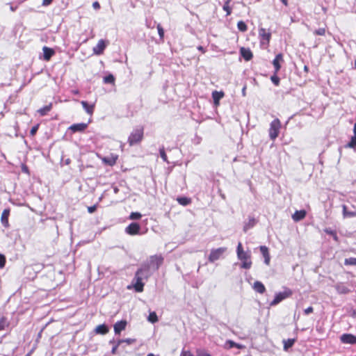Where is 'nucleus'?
I'll use <instances>...</instances> for the list:
<instances>
[{
    "mask_svg": "<svg viewBox=\"0 0 356 356\" xmlns=\"http://www.w3.org/2000/svg\"><path fill=\"white\" fill-rule=\"evenodd\" d=\"M159 154H160V156H161V159H163V161L168 163L167 155L165 152V149H164L163 147H162L159 149Z\"/></svg>",
    "mask_w": 356,
    "mask_h": 356,
    "instance_id": "obj_42",
    "label": "nucleus"
},
{
    "mask_svg": "<svg viewBox=\"0 0 356 356\" xmlns=\"http://www.w3.org/2000/svg\"><path fill=\"white\" fill-rule=\"evenodd\" d=\"M140 226L137 222H131L125 228V232L129 235H136L139 234Z\"/></svg>",
    "mask_w": 356,
    "mask_h": 356,
    "instance_id": "obj_10",
    "label": "nucleus"
},
{
    "mask_svg": "<svg viewBox=\"0 0 356 356\" xmlns=\"http://www.w3.org/2000/svg\"><path fill=\"white\" fill-rule=\"evenodd\" d=\"M88 127V123H77L73 124L69 127L68 129L70 130L72 133L76 132H83L86 128Z\"/></svg>",
    "mask_w": 356,
    "mask_h": 356,
    "instance_id": "obj_13",
    "label": "nucleus"
},
{
    "mask_svg": "<svg viewBox=\"0 0 356 356\" xmlns=\"http://www.w3.org/2000/svg\"><path fill=\"white\" fill-rule=\"evenodd\" d=\"M163 262V257L161 255L155 254L151 256L149 260L145 263L150 266V269L154 273L159 270Z\"/></svg>",
    "mask_w": 356,
    "mask_h": 356,
    "instance_id": "obj_3",
    "label": "nucleus"
},
{
    "mask_svg": "<svg viewBox=\"0 0 356 356\" xmlns=\"http://www.w3.org/2000/svg\"><path fill=\"white\" fill-rule=\"evenodd\" d=\"M136 271L145 278V281H147L154 273V272L150 269V266L145 262L140 264Z\"/></svg>",
    "mask_w": 356,
    "mask_h": 356,
    "instance_id": "obj_8",
    "label": "nucleus"
},
{
    "mask_svg": "<svg viewBox=\"0 0 356 356\" xmlns=\"http://www.w3.org/2000/svg\"><path fill=\"white\" fill-rule=\"evenodd\" d=\"M282 3L285 6H287L288 5V0H280Z\"/></svg>",
    "mask_w": 356,
    "mask_h": 356,
    "instance_id": "obj_58",
    "label": "nucleus"
},
{
    "mask_svg": "<svg viewBox=\"0 0 356 356\" xmlns=\"http://www.w3.org/2000/svg\"><path fill=\"white\" fill-rule=\"evenodd\" d=\"M92 7L94 8V9L97 10L100 8V5L98 1H95L92 3Z\"/></svg>",
    "mask_w": 356,
    "mask_h": 356,
    "instance_id": "obj_54",
    "label": "nucleus"
},
{
    "mask_svg": "<svg viewBox=\"0 0 356 356\" xmlns=\"http://www.w3.org/2000/svg\"><path fill=\"white\" fill-rule=\"evenodd\" d=\"M283 60V56L282 54L276 55L275 58L273 60V65L275 68V73H277L281 68L280 62Z\"/></svg>",
    "mask_w": 356,
    "mask_h": 356,
    "instance_id": "obj_16",
    "label": "nucleus"
},
{
    "mask_svg": "<svg viewBox=\"0 0 356 356\" xmlns=\"http://www.w3.org/2000/svg\"><path fill=\"white\" fill-rule=\"evenodd\" d=\"M343 215L344 218H351L355 216V212L348 211L347 210V207L346 205H343Z\"/></svg>",
    "mask_w": 356,
    "mask_h": 356,
    "instance_id": "obj_33",
    "label": "nucleus"
},
{
    "mask_svg": "<svg viewBox=\"0 0 356 356\" xmlns=\"http://www.w3.org/2000/svg\"><path fill=\"white\" fill-rule=\"evenodd\" d=\"M157 30L160 39L163 40L164 37V30L161 24L157 25Z\"/></svg>",
    "mask_w": 356,
    "mask_h": 356,
    "instance_id": "obj_43",
    "label": "nucleus"
},
{
    "mask_svg": "<svg viewBox=\"0 0 356 356\" xmlns=\"http://www.w3.org/2000/svg\"><path fill=\"white\" fill-rule=\"evenodd\" d=\"M344 265L346 266H356V258L349 257L344 260Z\"/></svg>",
    "mask_w": 356,
    "mask_h": 356,
    "instance_id": "obj_35",
    "label": "nucleus"
},
{
    "mask_svg": "<svg viewBox=\"0 0 356 356\" xmlns=\"http://www.w3.org/2000/svg\"><path fill=\"white\" fill-rule=\"evenodd\" d=\"M293 292L289 289H285L284 291L279 292L275 294L274 299L270 302V306H275L284 299L290 297Z\"/></svg>",
    "mask_w": 356,
    "mask_h": 356,
    "instance_id": "obj_6",
    "label": "nucleus"
},
{
    "mask_svg": "<svg viewBox=\"0 0 356 356\" xmlns=\"http://www.w3.org/2000/svg\"><path fill=\"white\" fill-rule=\"evenodd\" d=\"M145 278L143 277L137 271L131 282V286L136 292H143L145 286Z\"/></svg>",
    "mask_w": 356,
    "mask_h": 356,
    "instance_id": "obj_4",
    "label": "nucleus"
},
{
    "mask_svg": "<svg viewBox=\"0 0 356 356\" xmlns=\"http://www.w3.org/2000/svg\"><path fill=\"white\" fill-rule=\"evenodd\" d=\"M227 248L221 247L216 249H212L209 256L208 260L209 262H214L223 257V254L226 252Z\"/></svg>",
    "mask_w": 356,
    "mask_h": 356,
    "instance_id": "obj_7",
    "label": "nucleus"
},
{
    "mask_svg": "<svg viewBox=\"0 0 356 356\" xmlns=\"http://www.w3.org/2000/svg\"><path fill=\"white\" fill-rule=\"evenodd\" d=\"M253 289L255 291L259 293H264L266 291L265 286L264 284L259 281H256L253 284Z\"/></svg>",
    "mask_w": 356,
    "mask_h": 356,
    "instance_id": "obj_24",
    "label": "nucleus"
},
{
    "mask_svg": "<svg viewBox=\"0 0 356 356\" xmlns=\"http://www.w3.org/2000/svg\"><path fill=\"white\" fill-rule=\"evenodd\" d=\"M314 312V308L312 307H309L307 308H306L305 310H304V314L305 315H309L311 313H312Z\"/></svg>",
    "mask_w": 356,
    "mask_h": 356,
    "instance_id": "obj_49",
    "label": "nucleus"
},
{
    "mask_svg": "<svg viewBox=\"0 0 356 356\" xmlns=\"http://www.w3.org/2000/svg\"><path fill=\"white\" fill-rule=\"evenodd\" d=\"M177 201L180 204H181L183 206H186V205L189 204L191 202V200L186 197H179L177 199Z\"/></svg>",
    "mask_w": 356,
    "mask_h": 356,
    "instance_id": "obj_37",
    "label": "nucleus"
},
{
    "mask_svg": "<svg viewBox=\"0 0 356 356\" xmlns=\"http://www.w3.org/2000/svg\"><path fill=\"white\" fill-rule=\"evenodd\" d=\"M38 128H39V124H36V125L33 126L30 131V135L33 136L36 134L37 131L38 130Z\"/></svg>",
    "mask_w": 356,
    "mask_h": 356,
    "instance_id": "obj_48",
    "label": "nucleus"
},
{
    "mask_svg": "<svg viewBox=\"0 0 356 356\" xmlns=\"http://www.w3.org/2000/svg\"><path fill=\"white\" fill-rule=\"evenodd\" d=\"M123 340H124L123 343L125 342L129 345L133 343L135 341V339H123Z\"/></svg>",
    "mask_w": 356,
    "mask_h": 356,
    "instance_id": "obj_53",
    "label": "nucleus"
},
{
    "mask_svg": "<svg viewBox=\"0 0 356 356\" xmlns=\"http://www.w3.org/2000/svg\"><path fill=\"white\" fill-rule=\"evenodd\" d=\"M334 289L339 294H348L351 292L349 286L343 282H337L334 285Z\"/></svg>",
    "mask_w": 356,
    "mask_h": 356,
    "instance_id": "obj_9",
    "label": "nucleus"
},
{
    "mask_svg": "<svg viewBox=\"0 0 356 356\" xmlns=\"http://www.w3.org/2000/svg\"><path fill=\"white\" fill-rule=\"evenodd\" d=\"M16 9H17V7L10 6V10H11L12 11H15V10H16Z\"/></svg>",
    "mask_w": 356,
    "mask_h": 356,
    "instance_id": "obj_61",
    "label": "nucleus"
},
{
    "mask_svg": "<svg viewBox=\"0 0 356 356\" xmlns=\"http://www.w3.org/2000/svg\"><path fill=\"white\" fill-rule=\"evenodd\" d=\"M237 28L240 31L245 32L247 31V25L243 21H239L237 23Z\"/></svg>",
    "mask_w": 356,
    "mask_h": 356,
    "instance_id": "obj_38",
    "label": "nucleus"
},
{
    "mask_svg": "<svg viewBox=\"0 0 356 356\" xmlns=\"http://www.w3.org/2000/svg\"><path fill=\"white\" fill-rule=\"evenodd\" d=\"M197 49H198L199 51H202V52H203V53H204V52H205V51H204V47H202V46H199V47H197Z\"/></svg>",
    "mask_w": 356,
    "mask_h": 356,
    "instance_id": "obj_56",
    "label": "nucleus"
},
{
    "mask_svg": "<svg viewBox=\"0 0 356 356\" xmlns=\"http://www.w3.org/2000/svg\"><path fill=\"white\" fill-rule=\"evenodd\" d=\"M107 46L106 42L101 39L98 41L97 45L93 47L92 51L94 54L95 55H101L103 54L104 49Z\"/></svg>",
    "mask_w": 356,
    "mask_h": 356,
    "instance_id": "obj_12",
    "label": "nucleus"
},
{
    "mask_svg": "<svg viewBox=\"0 0 356 356\" xmlns=\"http://www.w3.org/2000/svg\"><path fill=\"white\" fill-rule=\"evenodd\" d=\"M325 232L327 234L332 236L335 241H338V236H337V233H336V232L334 230L329 228V229H325Z\"/></svg>",
    "mask_w": 356,
    "mask_h": 356,
    "instance_id": "obj_39",
    "label": "nucleus"
},
{
    "mask_svg": "<svg viewBox=\"0 0 356 356\" xmlns=\"http://www.w3.org/2000/svg\"><path fill=\"white\" fill-rule=\"evenodd\" d=\"M123 341L124 340H118L117 343L115 345H114L112 348V350H111V353L112 354H115L116 353V351H117V349L118 348V346L122 343H123Z\"/></svg>",
    "mask_w": 356,
    "mask_h": 356,
    "instance_id": "obj_45",
    "label": "nucleus"
},
{
    "mask_svg": "<svg viewBox=\"0 0 356 356\" xmlns=\"http://www.w3.org/2000/svg\"><path fill=\"white\" fill-rule=\"evenodd\" d=\"M104 83H111L114 84L115 83V77L113 74H110L104 77Z\"/></svg>",
    "mask_w": 356,
    "mask_h": 356,
    "instance_id": "obj_34",
    "label": "nucleus"
},
{
    "mask_svg": "<svg viewBox=\"0 0 356 356\" xmlns=\"http://www.w3.org/2000/svg\"><path fill=\"white\" fill-rule=\"evenodd\" d=\"M52 108V103L49 104L48 105L44 106L42 108H40L38 110V113L40 116L46 115Z\"/></svg>",
    "mask_w": 356,
    "mask_h": 356,
    "instance_id": "obj_26",
    "label": "nucleus"
},
{
    "mask_svg": "<svg viewBox=\"0 0 356 356\" xmlns=\"http://www.w3.org/2000/svg\"><path fill=\"white\" fill-rule=\"evenodd\" d=\"M148 321L151 323H156L158 321V317L154 312L149 314L148 316Z\"/></svg>",
    "mask_w": 356,
    "mask_h": 356,
    "instance_id": "obj_40",
    "label": "nucleus"
},
{
    "mask_svg": "<svg viewBox=\"0 0 356 356\" xmlns=\"http://www.w3.org/2000/svg\"><path fill=\"white\" fill-rule=\"evenodd\" d=\"M10 215V209H6L3 211L1 217V221L3 227H8L9 226L8 223V216Z\"/></svg>",
    "mask_w": 356,
    "mask_h": 356,
    "instance_id": "obj_18",
    "label": "nucleus"
},
{
    "mask_svg": "<svg viewBox=\"0 0 356 356\" xmlns=\"http://www.w3.org/2000/svg\"><path fill=\"white\" fill-rule=\"evenodd\" d=\"M306 216L305 210L296 211L293 215L292 218L294 221L298 222L302 220Z\"/></svg>",
    "mask_w": 356,
    "mask_h": 356,
    "instance_id": "obj_23",
    "label": "nucleus"
},
{
    "mask_svg": "<svg viewBox=\"0 0 356 356\" xmlns=\"http://www.w3.org/2000/svg\"><path fill=\"white\" fill-rule=\"evenodd\" d=\"M181 356H193V355L188 350H182Z\"/></svg>",
    "mask_w": 356,
    "mask_h": 356,
    "instance_id": "obj_50",
    "label": "nucleus"
},
{
    "mask_svg": "<svg viewBox=\"0 0 356 356\" xmlns=\"http://www.w3.org/2000/svg\"><path fill=\"white\" fill-rule=\"evenodd\" d=\"M53 0H42V6H48L52 3Z\"/></svg>",
    "mask_w": 356,
    "mask_h": 356,
    "instance_id": "obj_52",
    "label": "nucleus"
},
{
    "mask_svg": "<svg viewBox=\"0 0 356 356\" xmlns=\"http://www.w3.org/2000/svg\"><path fill=\"white\" fill-rule=\"evenodd\" d=\"M8 322L7 321V318L4 316H2L0 318V331L3 330L6 327L8 326Z\"/></svg>",
    "mask_w": 356,
    "mask_h": 356,
    "instance_id": "obj_36",
    "label": "nucleus"
},
{
    "mask_svg": "<svg viewBox=\"0 0 356 356\" xmlns=\"http://www.w3.org/2000/svg\"><path fill=\"white\" fill-rule=\"evenodd\" d=\"M224 348L225 349H231L232 348H236L238 349H243L245 348V346L240 344V343H237L232 340H227L225 343Z\"/></svg>",
    "mask_w": 356,
    "mask_h": 356,
    "instance_id": "obj_19",
    "label": "nucleus"
},
{
    "mask_svg": "<svg viewBox=\"0 0 356 356\" xmlns=\"http://www.w3.org/2000/svg\"><path fill=\"white\" fill-rule=\"evenodd\" d=\"M260 252L263 257H264L265 264L268 265L270 262V255L268 248L264 245L260 246Z\"/></svg>",
    "mask_w": 356,
    "mask_h": 356,
    "instance_id": "obj_22",
    "label": "nucleus"
},
{
    "mask_svg": "<svg viewBox=\"0 0 356 356\" xmlns=\"http://www.w3.org/2000/svg\"><path fill=\"white\" fill-rule=\"evenodd\" d=\"M256 224V220L254 218H250L248 222L245 223L243 227V230L246 232L247 230L252 228Z\"/></svg>",
    "mask_w": 356,
    "mask_h": 356,
    "instance_id": "obj_28",
    "label": "nucleus"
},
{
    "mask_svg": "<svg viewBox=\"0 0 356 356\" xmlns=\"http://www.w3.org/2000/svg\"><path fill=\"white\" fill-rule=\"evenodd\" d=\"M97 209V205H93L88 207V211L90 213H94Z\"/></svg>",
    "mask_w": 356,
    "mask_h": 356,
    "instance_id": "obj_51",
    "label": "nucleus"
},
{
    "mask_svg": "<svg viewBox=\"0 0 356 356\" xmlns=\"http://www.w3.org/2000/svg\"><path fill=\"white\" fill-rule=\"evenodd\" d=\"M347 148L353 149L356 152V136L351 137L350 140L345 146Z\"/></svg>",
    "mask_w": 356,
    "mask_h": 356,
    "instance_id": "obj_29",
    "label": "nucleus"
},
{
    "mask_svg": "<svg viewBox=\"0 0 356 356\" xmlns=\"http://www.w3.org/2000/svg\"><path fill=\"white\" fill-rule=\"evenodd\" d=\"M245 87H244L242 90L243 95H245Z\"/></svg>",
    "mask_w": 356,
    "mask_h": 356,
    "instance_id": "obj_62",
    "label": "nucleus"
},
{
    "mask_svg": "<svg viewBox=\"0 0 356 356\" xmlns=\"http://www.w3.org/2000/svg\"><path fill=\"white\" fill-rule=\"evenodd\" d=\"M142 217V215L139 212H131L129 216L131 220H138Z\"/></svg>",
    "mask_w": 356,
    "mask_h": 356,
    "instance_id": "obj_41",
    "label": "nucleus"
},
{
    "mask_svg": "<svg viewBox=\"0 0 356 356\" xmlns=\"http://www.w3.org/2000/svg\"><path fill=\"white\" fill-rule=\"evenodd\" d=\"M70 161H71L70 159H67L65 160V163L66 165H68V164L70 163Z\"/></svg>",
    "mask_w": 356,
    "mask_h": 356,
    "instance_id": "obj_60",
    "label": "nucleus"
},
{
    "mask_svg": "<svg viewBox=\"0 0 356 356\" xmlns=\"http://www.w3.org/2000/svg\"><path fill=\"white\" fill-rule=\"evenodd\" d=\"M355 67L356 68V60H355Z\"/></svg>",
    "mask_w": 356,
    "mask_h": 356,
    "instance_id": "obj_64",
    "label": "nucleus"
},
{
    "mask_svg": "<svg viewBox=\"0 0 356 356\" xmlns=\"http://www.w3.org/2000/svg\"><path fill=\"white\" fill-rule=\"evenodd\" d=\"M271 81L275 85L278 86L280 83V79L276 75H273L270 77Z\"/></svg>",
    "mask_w": 356,
    "mask_h": 356,
    "instance_id": "obj_47",
    "label": "nucleus"
},
{
    "mask_svg": "<svg viewBox=\"0 0 356 356\" xmlns=\"http://www.w3.org/2000/svg\"><path fill=\"white\" fill-rule=\"evenodd\" d=\"M144 129L139 127L133 130L128 138V143L130 146L139 143L143 138Z\"/></svg>",
    "mask_w": 356,
    "mask_h": 356,
    "instance_id": "obj_2",
    "label": "nucleus"
},
{
    "mask_svg": "<svg viewBox=\"0 0 356 356\" xmlns=\"http://www.w3.org/2000/svg\"><path fill=\"white\" fill-rule=\"evenodd\" d=\"M127 324V323L125 320L116 322L113 326L115 334H119L122 330H125Z\"/></svg>",
    "mask_w": 356,
    "mask_h": 356,
    "instance_id": "obj_14",
    "label": "nucleus"
},
{
    "mask_svg": "<svg viewBox=\"0 0 356 356\" xmlns=\"http://www.w3.org/2000/svg\"><path fill=\"white\" fill-rule=\"evenodd\" d=\"M118 159V156H112L111 158L105 157L103 161L105 163L108 164L109 165H113Z\"/></svg>",
    "mask_w": 356,
    "mask_h": 356,
    "instance_id": "obj_32",
    "label": "nucleus"
},
{
    "mask_svg": "<svg viewBox=\"0 0 356 356\" xmlns=\"http://www.w3.org/2000/svg\"><path fill=\"white\" fill-rule=\"evenodd\" d=\"M353 132H354V136H356V122L354 124Z\"/></svg>",
    "mask_w": 356,
    "mask_h": 356,
    "instance_id": "obj_57",
    "label": "nucleus"
},
{
    "mask_svg": "<svg viewBox=\"0 0 356 356\" xmlns=\"http://www.w3.org/2000/svg\"><path fill=\"white\" fill-rule=\"evenodd\" d=\"M81 104L85 111L88 115H92L94 112L95 104H89L86 101H81Z\"/></svg>",
    "mask_w": 356,
    "mask_h": 356,
    "instance_id": "obj_21",
    "label": "nucleus"
},
{
    "mask_svg": "<svg viewBox=\"0 0 356 356\" xmlns=\"http://www.w3.org/2000/svg\"><path fill=\"white\" fill-rule=\"evenodd\" d=\"M295 341V339H288L287 340H284V350H287L289 348L292 347Z\"/></svg>",
    "mask_w": 356,
    "mask_h": 356,
    "instance_id": "obj_30",
    "label": "nucleus"
},
{
    "mask_svg": "<svg viewBox=\"0 0 356 356\" xmlns=\"http://www.w3.org/2000/svg\"><path fill=\"white\" fill-rule=\"evenodd\" d=\"M230 1L231 0H224L222 9L226 12V15H229L232 13V8L229 7Z\"/></svg>",
    "mask_w": 356,
    "mask_h": 356,
    "instance_id": "obj_31",
    "label": "nucleus"
},
{
    "mask_svg": "<svg viewBox=\"0 0 356 356\" xmlns=\"http://www.w3.org/2000/svg\"><path fill=\"white\" fill-rule=\"evenodd\" d=\"M225 94L222 91L215 90L212 92V98L215 105H219L220 100L224 97Z\"/></svg>",
    "mask_w": 356,
    "mask_h": 356,
    "instance_id": "obj_20",
    "label": "nucleus"
},
{
    "mask_svg": "<svg viewBox=\"0 0 356 356\" xmlns=\"http://www.w3.org/2000/svg\"><path fill=\"white\" fill-rule=\"evenodd\" d=\"M147 356H154V355L152 353H149Z\"/></svg>",
    "mask_w": 356,
    "mask_h": 356,
    "instance_id": "obj_63",
    "label": "nucleus"
},
{
    "mask_svg": "<svg viewBox=\"0 0 356 356\" xmlns=\"http://www.w3.org/2000/svg\"><path fill=\"white\" fill-rule=\"evenodd\" d=\"M236 254L238 259L242 262L241 267L244 269H250L252 266L251 252L250 250L244 251L241 242L238 243Z\"/></svg>",
    "mask_w": 356,
    "mask_h": 356,
    "instance_id": "obj_1",
    "label": "nucleus"
},
{
    "mask_svg": "<svg viewBox=\"0 0 356 356\" xmlns=\"http://www.w3.org/2000/svg\"><path fill=\"white\" fill-rule=\"evenodd\" d=\"M340 340L343 343L353 345L356 343V336L349 333L343 334Z\"/></svg>",
    "mask_w": 356,
    "mask_h": 356,
    "instance_id": "obj_11",
    "label": "nucleus"
},
{
    "mask_svg": "<svg viewBox=\"0 0 356 356\" xmlns=\"http://www.w3.org/2000/svg\"><path fill=\"white\" fill-rule=\"evenodd\" d=\"M241 56L247 61L250 60L253 56L252 51L248 48L241 47L240 49Z\"/></svg>",
    "mask_w": 356,
    "mask_h": 356,
    "instance_id": "obj_17",
    "label": "nucleus"
},
{
    "mask_svg": "<svg viewBox=\"0 0 356 356\" xmlns=\"http://www.w3.org/2000/svg\"><path fill=\"white\" fill-rule=\"evenodd\" d=\"M97 334H106L108 332V327L105 324L99 325L95 330Z\"/></svg>",
    "mask_w": 356,
    "mask_h": 356,
    "instance_id": "obj_25",
    "label": "nucleus"
},
{
    "mask_svg": "<svg viewBox=\"0 0 356 356\" xmlns=\"http://www.w3.org/2000/svg\"><path fill=\"white\" fill-rule=\"evenodd\" d=\"M280 128L281 122L278 118L273 120L270 122L268 132L269 137L272 140H275L277 138Z\"/></svg>",
    "mask_w": 356,
    "mask_h": 356,
    "instance_id": "obj_5",
    "label": "nucleus"
},
{
    "mask_svg": "<svg viewBox=\"0 0 356 356\" xmlns=\"http://www.w3.org/2000/svg\"><path fill=\"white\" fill-rule=\"evenodd\" d=\"M259 35L263 40H265L268 42L270 40V33H268L265 29H264V28L259 29Z\"/></svg>",
    "mask_w": 356,
    "mask_h": 356,
    "instance_id": "obj_27",
    "label": "nucleus"
},
{
    "mask_svg": "<svg viewBox=\"0 0 356 356\" xmlns=\"http://www.w3.org/2000/svg\"><path fill=\"white\" fill-rule=\"evenodd\" d=\"M6 264V257L3 254H0V268H3Z\"/></svg>",
    "mask_w": 356,
    "mask_h": 356,
    "instance_id": "obj_46",
    "label": "nucleus"
},
{
    "mask_svg": "<svg viewBox=\"0 0 356 356\" xmlns=\"http://www.w3.org/2000/svg\"><path fill=\"white\" fill-rule=\"evenodd\" d=\"M304 71L306 72H308L309 71V67L307 66V65H305L304 66Z\"/></svg>",
    "mask_w": 356,
    "mask_h": 356,
    "instance_id": "obj_59",
    "label": "nucleus"
},
{
    "mask_svg": "<svg viewBox=\"0 0 356 356\" xmlns=\"http://www.w3.org/2000/svg\"><path fill=\"white\" fill-rule=\"evenodd\" d=\"M197 356H211L209 353H207V352H201V353H199Z\"/></svg>",
    "mask_w": 356,
    "mask_h": 356,
    "instance_id": "obj_55",
    "label": "nucleus"
},
{
    "mask_svg": "<svg viewBox=\"0 0 356 356\" xmlns=\"http://www.w3.org/2000/svg\"><path fill=\"white\" fill-rule=\"evenodd\" d=\"M314 33L317 35H324L325 34V28H319L314 31Z\"/></svg>",
    "mask_w": 356,
    "mask_h": 356,
    "instance_id": "obj_44",
    "label": "nucleus"
},
{
    "mask_svg": "<svg viewBox=\"0 0 356 356\" xmlns=\"http://www.w3.org/2000/svg\"><path fill=\"white\" fill-rule=\"evenodd\" d=\"M42 51H43V58H44V60H49L50 58L55 54V51L53 49L46 47V46L43 47Z\"/></svg>",
    "mask_w": 356,
    "mask_h": 356,
    "instance_id": "obj_15",
    "label": "nucleus"
}]
</instances>
